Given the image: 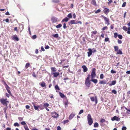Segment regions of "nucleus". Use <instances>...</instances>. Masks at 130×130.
I'll return each mask as SVG.
<instances>
[{
  "label": "nucleus",
  "mask_w": 130,
  "mask_h": 130,
  "mask_svg": "<svg viewBox=\"0 0 130 130\" xmlns=\"http://www.w3.org/2000/svg\"><path fill=\"white\" fill-rule=\"evenodd\" d=\"M90 76V75H88L85 81V84L86 86L88 87V88L90 87V82L89 80Z\"/></svg>",
  "instance_id": "1"
},
{
  "label": "nucleus",
  "mask_w": 130,
  "mask_h": 130,
  "mask_svg": "<svg viewBox=\"0 0 130 130\" xmlns=\"http://www.w3.org/2000/svg\"><path fill=\"white\" fill-rule=\"evenodd\" d=\"M87 119L89 125L90 126L93 123V121L90 114H88L87 116Z\"/></svg>",
  "instance_id": "2"
},
{
  "label": "nucleus",
  "mask_w": 130,
  "mask_h": 130,
  "mask_svg": "<svg viewBox=\"0 0 130 130\" xmlns=\"http://www.w3.org/2000/svg\"><path fill=\"white\" fill-rule=\"evenodd\" d=\"M6 100V99H1L0 100V102L3 105H6V106H7L8 105V103L9 102L8 101H7Z\"/></svg>",
  "instance_id": "3"
},
{
  "label": "nucleus",
  "mask_w": 130,
  "mask_h": 130,
  "mask_svg": "<svg viewBox=\"0 0 130 130\" xmlns=\"http://www.w3.org/2000/svg\"><path fill=\"white\" fill-rule=\"evenodd\" d=\"M95 69L94 68L92 69L91 72V79H93L96 76V74L95 73Z\"/></svg>",
  "instance_id": "4"
},
{
  "label": "nucleus",
  "mask_w": 130,
  "mask_h": 130,
  "mask_svg": "<svg viewBox=\"0 0 130 130\" xmlns=\"http://www.w3.org/2000/svg\"><path fill=\"white\" fill-rule=\"evenodd\" d=\"M92 102H95L96 104L98 103V99L96 96L94 97H91L90 98Z\"/></svg>",
  "instance_id": "5"
},
{
  "label": "nucleus",
  "mask_w": 130,
  "mask_h": 130,
  "mask_svg": "<svg viewBox=\"0 0 130 130\" xmlns=\"http://www.w3.org/2000/svg\"><path fill=\"white\" fill-rule=\"evenodd\" d=\"M101 16L102 17H103L104 19V20L105 22V24H107V25H109L110 23L109 19L106 17L104 16L103 15H102Z\"/></svg>",
  "instance_id": "6"
},
{
  "label": "nucleus",
  "mask_w": 130,
  "mask_h": 130,
  "mask_svg": "<svg viewBox=\"0 0 130 130\" xmlns=\"http://www.w3.org/2000/svg\"><path fill=\"white\" fill-rule=\"evenodd\" d=\"M51 115L52 117L55 118H57L59 116L55 112H52Z\"/></svg>",
  "instance_id": "7"
},
{
  "label": "nucleus",
  "mask_w": 130,
  "mask_h": 130,
  "mask_svg": "<svg viewBox=\"0 0 130 130\" xmlns=\"http://www.w3.org/2000/svg\"><path fill=\"white\" fill-rule=\"evenodd\" d=\"M51 20L53 23H55L58 21V19L56 17H53L51 18Z\"/></svg>",
  "instance_id": "8"
},
{
  "label": "nucleus",
  "mask_w": 130,
  "mask_h": 130,
  "mask_svg": "<svg viewBox=\"0 0 130 130\" xmlns=\"http://www.w3.org/2000/svg\"><path fill=\"white\" fill-rule=\"evenodd\" d=\"M120 120V118H119L118 117H117L116 116H114L111 119L113 121L116 120L118 121H119Z\"/></svg>",
  "instance_id": "9"
},
{
  "label": "nucleus",
  "mask_w": 130,
  "mask_h": 130,
  "mask_svg": "<svg viewBox=\"0 0 130 130\" xmlns=\"http://www.w3.org/2000/svg\"><path fill=\"white\" fill-rule=\"evenodd\" d=\"M76 21L75 20H72L69 22V24L70 25V24H77Z\"/></svg>",
  "instance_id": "10"
},
{
  "label": "nucleus",
  "mask_w": 130,
  "mask_h": 130,
  "mask_svg": "<svg viewBox=\"0 0 130 130\" xmlns=\"http://www.w3.org/2000/svg\"><path fill=\"white\" fill-rule=\"evenodd\" d=\"M116 83V80H113L112 81L111 83L109 84V83H107V84H109V86H111L112 85H115Z\"/></svg>",
  "instance_id": "11"
},
{
  "label": "nucleus",
  "mask_w": 130,
  "mask_h": 130,
  "mask_svg": "<svg viewBox=\"0 0 130 130\" xmlns=\"http://www.w3.org/2000/svg\"><path fill=\"white\" fill-rule=\"evenodd\" d=\"M88 50L89 51L88 52V56L90 57L92 54L91 49V48H89Z\"/></svg>",
  "instance_id": "12"
},
{
  "label": "nucleus",
  "mask_w": 130,
  "mask_h": 130,
  "mask_svg": "<svg viewBox=\"0 0 130 130\" xmlns=\"http://www.w3.org/2000/svg\"><path fill=\"white\" fill-rule=\"evenodd\" d=\"M82 68H83V71L84 72H86L88 70L87 68L84 65L82 66Z\"/></svg>",
  "instance_id": "13"
},
{
  "label": "nucleus",
  "mask_w": 130,
  "mask_h": 130,
  "mask_svg": "<svg viewBox=\"0 0 130 130\" xmlns=\"http://www.w3.org/2000/svg\"><path fill=\"white\" fill-rule=\"evenodd\" d=\"M52 75H53L54 77H57L59 75V73L58 72H55L54 73H51Z\"/></svg>",
  "instance_id": "14"
},
{
  "label": "nucleus",
  "mask_w": 130,
  "mask_h": 130,
  "mask_svg": "<svg viewBox=\"0 0 130 130\" xmlns=\"http://www.w3.org/2000/svg\"><path fill=\"white\" fill-rule=\"evenodd\" d=\"M75 114L73 113H72L69 116V119L70 120L72 119L73 117L75 116Z\"/></svg>",
  "instance_id": "15"
},
{
  "label": "nucleus",
  "mask_w": 130,
  "mask_h": 130,
  "mask_svg": "<svg viewBox=\"0 0 130 130\" xmlns=\"http://www.w3.org/2000/svg\"><path fill=\"white\" fill-rule=\"evenodd\" d=\"M103 11L105 14H107L109 12V9H104Z\"/></svg>",
  "instance_id": "16"
},
{
  "label": "nucleus",
  "mask_w": 130,
  "mask_h": 130,
  "mask_svg": "<svg viewBox=\"0 0 130 130\" xmlns=\"http://www.w3.org/2000/svg\"><path fill=\"white\" fill-rule=\"evenodd\" d=\"M51 73H54L56 71V68L55 67H51Z\"/></svg>",
  "instance_id": "17"
},
{
  "label": "nucleus",
  "mask_w": 130,
  "mask_h": 130,
  "mask_svg": "<svg viewBox=\"0 0 130 130\" xmlns=\"http://www.w3.org/2000/svg\"><path fill=\"white\" fill-rule=\"evenodd\" d=\"M91 3L94 6H96L97 5L95 0H92Z\"/></svg>",
  "instance_id": "18"
},
{
  "label": "nucleus",
  "mask_w": 130,
  "mask_h": 130,
  "mask_svg": "<svg viewBox=\"0 0 130 130\" xmlns=\"http://www.w3.org/2000/svg\"><path fill=\"white\" fill-rule=\"evenodd\" d=\"M69 20V19L67 17H66L65 18L63 19L62 20V21L61 22L62 23L64 21L67 22Z\"/></svg>",
  "instance_id": "19"
},
{
  "label": "nucleus",
  "mask_w": 130,
  "mask_h": 130,
  "mask_svg": "<svg viewBox=\"0 0 130 130\" xmlns=\"http://www.w3.org/2000/svg\"><path fill=\"white\" fill-rule=\"evenodd\" d=\"M40 85L42 87H44L45 86V84L44 82L39 83Z\"/></svg>",
  "instance_id": "20"
},
{
  "label": "nucleus",
  "mask_w": 130,
  "mask_h": 130,
  "mask_svg": "<svg viewBox=\"0 0 130 130\" xmlns=\"http://www.w3.org/2000/svg\"><path fill=\"white\" fill-rule=\"evenodd\" d=\"M116 54H122V51H121V50H118Z\"/></svg>",
  "instance_id": "21"
},
{
  "label": "nucleus",
  "mask_w": 130,
  "mask_h": 130,
  "mask_svg": "<svg viewBox=\"0 0 130 130\" xmlns=\"http://www.w3.org/2000/svg\"><path fill=\"white\" fill-rule=\"evenodd\" d=\"M59 94L60 96L62 98H64L65 97V96L64 95V94H63L61 92H59Z\"/></svg>",
  "instance_id": "22"
},
{
  "label": "nucleus",
  "mask_w": 130,
  "mask_h": 130,
  "mask_svg": "<svg viewBox=\"0 0 130 130\" xmlns=\"http://www.w3.org/2000/svg\"><path fill=\"white\" fill-rule=\"evenodd\" d=\"M91 81L95 84L96 83L98 82L97 80L96 79H91Z\"/></svg>",
  "instance_id": "23"
},
{
  "label": "nucleus",
  "mask_w": 130,
  "mask_h": 130,
  "mask_svg": "<svg viewBox=\"0 0 130 130\" xmlns=\"http://www.w3.org/2000/svg\"><path fill=\"white\" fill-rule=\"evenodd\" d=\"M99 84H106V82L105 81L100 80V82L99 83Z\"/></svg>",
  "instance_id": "24"
},
{
  "label": "nucleus",
  "mask_w": 130,
  "mask_h": 130,
  "mask_svg": "<svg viewBox=\"0 0 130 130\" xmlns=\"http://www.w3.org/2000/svg\"><path fill=\"white\" fill-rule=\"evenodd\" d=\"M13 39L14 40L18 41L19 40L17 36H14L13 37Z\"/></svg>",
  "instance_id": "25"
},
{
  "label": "nucleus",
  "mask_w": 130,
  "mask_h": 130,
  "mask_svg": "<svg viewBox=\"0 0 130 130\" xmlns=\"http://www.w3.org/2000/svg\"><path fill=\"white\" fill-rule=\"evenodd\" d=\"M49 105V104L47 103H45L44 104L43 107L44 108H46L48 107Z\"/></svg>",
  "instance_id": "26"
},
{
  "label": "nucleus",
  "mask_w": 130,
  "mask_h": 130,
  "mask_svg": "<svg viewBox=\"0 0 130 130\" xmlns=\"http://www.w3.org/2000/svg\"><path fill=\"white\" fill-rule=\"evenodd\" d=\"M30 64L29 63H27L26 64L25 66V68L26 69H27L29 67Z\"/></svg>",
  "instance_id": "27"
},
{
  "label": "nucleus",
  "mask_w": 130,
  "mask_h": 130,
  "mask_svg": "<svg viewBox=\"0 0 130 130\" xmlns=\"http://www.w3.org/2000/svg\"><path fill=\"white\" fill-rule=\"evenodd\" d=\"M99 126V124L97 122H95L94 123V127H97Z\"/></svg>",
  "instance_id": "28"
},
{
  "label": "nucleus",
  "mask_w": 130,
  "mask_h": 130,
  "mask_svg": "<svg viewBox=\"0 0 130 130\" xmlns=\"http://www.w3.org/2000/svg\"><path fill=\"white\" fill-rule=\"evenodd\" d=\"M21 124L22 125H24V126H27L25 122L23 121L21 122Z\"/></svg>",
  "instance_id": "29"
},
{
  "label": "nucleus",
  "mask_w": 130,
  "mask_h": 130,
  "mask_svg": "<svg viewBox=\"0 0 130 130\" xmlns=\"http://www.w3.org/2000/svg\"><path fill=\"white\" fill-rule=\"evenodd\" d=\"M34 107L35 109L36 110H38V108L40 107V106H36L35 105V104H34Z\"/></svg>",
  "instance_id": "30"
},
{
  "label": "nucleus",
  "mask_w": 130,
  "mask_h": 130,
  "mask_svg": "<svg viewBox=\"0 0 130 130\" xmlns=\"http://www.w3.org/2000/svg\"><path fill=\"white\" fill-rule=\"evenodd\" d=\"M52 36L54 37L55 38H57L59 36L58 34H53Z\"/></svg>",
  "instance_id": "31"
},
{
  "label": "nucleus",
  "mask_w": 130,
  "mask_h": 130,
  "mask_svg": "<svg viewBox=\"0 0 130 130\" xmlns=\"http://www.w3.org/2000/svg\"><path fill=\"white\" fill-rule=\"evenodd\" d=\"M62 26V25L61 24H58V25H57L56 26V27L57 28H60Z\"/></svg>",
  "instance_id": "32"
},
{
  "label": "nucleus",
  "mask_w": 130,
  "mask_h": 130,
  "mask_svg": "<svg viewBox=\"0 0 130 130\" xmlns=\"http://www.w3.org/2000/svg\"><path fill=\"white\" fill-rule=\"evenodd\" d=\"M114 48L115 49V51H118L119 49L118 47L117 46H114Z\"/></svg>",
  "instance_id": "33"
},
{
  "label": "nucleus",
  "mask_w": 130,
  "mask_h": 130,
  "mask_svg": "<svg viewBox=\"0 0 130 130\" xmlns=\"http://www.w3.org/2000/svg\"><path fill=\"white\" fill-rule=\"evenodd\" d=\"M52 1L54 3H58L59 2V0H53Z\"/></svg>",
  "instance_id": "34"
},
{
  "label": "nucleus",
  "mask_w": 130,
  "mask_h": 130,
  "mask_svg": "<svg viewBox=\"0 0 130 130\" xmlns=\"http://www.w3.org/2000/svg\"><path fill=\"white\" fill-rule=\"evenodd\" d=\"M55 89L58 90H60V89L59 88L58 86L57 85H56L55 87Z\"/></svg>",
  "instance_id": "35"
},
{
  "label": "nucleus",
  "mask_w": 130,
  "mask_h": 130,
  "mask_svg": "<svg viewBox=\"0 0 130 130\" xmlns=\"http://www.w3.org/2000/svg\"><path fill=\"white\" fill-rule=\"evenodd\" d=\"M14 126H19L20 125H19V124L17 123V122H15V123L14 124Z\"/></svg>",
  "instance_id": "36"
},
{
  "label": "nucleus",
  "mask_w": 130,
  "mask_h": 130,
  "mask_svg": "<svg viewBox=\"0 0 130 130\" xmlns=\"http://www.w3.org/2000/svg\"><path fill=\"white\" fill-rule=\"evenodd\" d=\"M112 92L115 94H117V92L115 90H113L112 91Z\"/></svg>",
  "instance_id": "37"
},
{
  "label": "nucleus",
  "mask_w": 130,
  "mask_h": 130,
  "mask_svg": "<svg viewBox=\"0 0 130 130\" xmlns=\"http://www.w3.org/2000/svg\"><path fill=\"white\" fill-rule=\"evenodd\" d=\"M24 128L25 130H29L27 126H24Z\"/></svg>",
  "instance_id": "38"
},
{
  "label": "nucleus",
  "mask_w": 130,
  "mask_h": 130,
  "mask_svg": "<svg viewBox=\"0 0 130 130\" xmlns=\"http://www.w3.org/2000/svg\"><path fill=\"white\" fill-rule=\"evenodd\" d=\"M118 36V34L117 32H115L114 34V37L115 38H116Z\"/></svg>",
  "instance_id": "39"
},
{
  "label": "nucleus",
  "mask_w": 130,
  "mask_h": 130,
  "mask_svg": "<svg viewBox=\"0 0 130 130\" xmlns=\"http://www.w3.org/2000/svg\"><path fill=\"white\" fill-rule=\"evenodd\" d=\"M69 122V121L68 120H66L64 121L63 123L64 124H66L68 123Z\"/></svg>",
  "instance_id": "40"
},
{
  "label": "nucleus",
  "mask_w": 130,
  "mask_h": 130,
  "mask_svg": "<svg viewBox=\"0 0 130 130\" xmlns=\"http://www.w3.org/2000/svg\"><path fill=\"white\" fill-rule=\"evenodd\" d=\"M104 77V75L103 74H101L100 75V78L101 79H103Z\"/></svg>",
  "instance_id": "41"
},
{
  "label": "nucleus",
  "mask_w": 130,
  "mask_h": 130,
  "mask_svg": "<svg viewBox=\"0 0 130 130\" xmlns=\"http://www.w3.org/2000/svg\"><path fill=\"white\" fill-rule=\"evenodd\" d=\"M118 37L120 39H122V38L123 37L122 36V35H119L118 36Z\"/></svg>",
  "instance_id": "42"
},
{
  "label": "nucleus",
  "mask_w": 130,
  "mask_h": 130,
  "mask_svg": "<svg viewBox=\"0 0 130 130\" xmlns=\"http://www.w3.org/2000/svg\"><path fill=\"white\" fill-rule=\"evenodd\" d=\"M67 17L69 18H72V15L71 13H70L68 14L67 15Z\"/></svg>",
  "instance_id": "43"
},
{
  "label": "nucleus",
  "mask_w": 130,
  "mask_h": 130,
  "mask_svg": "<svg viewBox=\"0 0 130 130\" xmlns=\"http://www.w3.org/2000/svg\"><path fill=\"white\" fill-rule=\"evenodd\" d=\"M116 71H114L112 69L111 71V73L112 74H114L116 73Z\"/></svg>",
  "instance_id": "44"
},
{
  "label": "nucleus",
  "mask_w": 130,
  "mask_h": 130,
  "mask_svg": "<svg viewBox=\"0 0 130 130\" xmlns=\"http://www.w3.org/2000/svg\"><path fill=\"white\" fill-rule=\"evenodd\" d=\"M123 29L125 31H127V28L125 26H123Z\"/></svg>",
  "instance_id": "45"
},
{
  "label": "nucleus",
  "mask_w": 130,
  "mask_h": 130,
  "mask_svg": "<svg viewBox=\"0 0 130 130\" xmlns=\"http://www.w3.org/2000/svg\"><path fill=\"white\" fill-rule=\"evenodd\" d=\"M83 109H82L80 110V111H79L78 113V114L79 115H80L83 112Z\"/></svg>",
  "instance_id": "46"
},
{
  "label": "nucleus",
  "mask_w": 130,
  "mask_h": 130,
  "mask_svg": "<svg viewBox=\"0 0 130 130\" xmlns=\"http://www.w3.org/2000/svg\"><path fill=\"white\" fill-rule=\"evenodd\" d=\"M91 51L92 53H95L96 52V51L95 49L94 48H93L92 49H91Z\"/></svg>",
  "instance_id": "47"
},
{
  "label": "nucleus",
  "mask_w": 130,
  "mask_h": 130,
  "mask_svg": "<svg viewBox=\"0 0 130 130\" xmlns=\"http://www.w3.org/2000/svg\"><path fill=\"white\" fill-rule=\"evenodd\" d=\"M3 82L4 83V84L6 86V87H7V88H9V86H8V85H7V84H6V83L4 81H3Z\"/></svg>",
  "instance_id": "48"
},
{
  "label": "nucleus",
  "mask_w": 130,
  "mask_h": 130,
  "mask_svg": "<svg viewBox=\"0 0 130 130\" xmlns=\"http://www.w3.org/2000/svg\"><path fill=\"white\" fill-rule=\"evenodd\" d=\"M101 11V10L100 9H98L95 11V13H97L100 12Z\"/></svg>",
  "instance_id": "49"
},
{
  "label": "nucleus",
  "mask_w": 130,
  "mask_h": 130,
  "mask_svg": "<svg viewBox=\"0 0 130 130\" xmlns=\"http://www.w3.org/2000/svg\"><path fill=\"white\" fill-rule=\"evenodd\" d=\"M37 38V36L36 35H35L32 36V38L33 39H35Z\"/></svg>",
  "instance_id": "50"
},
{
  "label": "nucleus",
  "mask_w": 130,
  "mask_h": 130,
  "mask_svg": "<svg viewBox=\"0 0 130 130\" xmlns=\"http://www.w3.org/2000/svg\"><path fill=\"white\" fill-rule=\"evenodd\" d=\"M126 126H123L122 128V130H126Z\"/></svg>",
  "instance_id": "51"
},
{
  "label": "nucleus",
  "mask_w": 130,
  "mask_h": 130,
  "mask_svg": "<svg viewBox=\"0 0 130 130\" xmlns=\"http://www.w3.org/2000/svg\"><path fill=\"white\" fill-rule=\"evenodd\" d=\"M118 42L119 44H121L122 43L121 41L119 39L118 40Z\"/></svg>",
  "instance_id": "52"
},
{
  "label": "nucleus",
  "mask_w": 130,
  "mask_h": 130,
  "mask_svg": "<svg viewBox=\"0 0 130 130\" xmlns=\"http://www.w3.org/2000/svg\"><path fill=\"white\" fill-rule=\"evenodd\" d=\"M126 2H124L122 5V7H125L126 5Z\"/></svg>",
  "instance_id": "53"
},
{
  "label": "nucleus",
  "mask_w": 130,
  "mask_h": 130,
  "mask_svg": "<svg viewBox=\"0 0 130 130\" xmlns=\"http://www.w3.org/2000/svg\"><path fill=\"white\" fill-rule=\"evenodd\" d=\"M91 33H92V34H93L95 35L97 33V31H95L92 32Z\"/></svg>",
  "instance_id": "54"
},
{
  "label": "nucleus",
  "mask_w": 130,
  "mask_h": 130,
  "mask_svg": "<svg viewBox=\"0 0 130 130\" xmlns=\"http://www.w3.org/2000/svg\"><path fill=\"white\" fill-rule=\"evenodd\" d=\"M105 121V120L104 119H101V122L102 123H103Z\"/></svg>",
  "instance_id": "55"
},
{
  "label": "nucleus",
  "mask_w": 130,
  "mask_h": 130,
  "mask_svg": "<svg viewBox=\"0 0 130 130\" xmlns=\"http://www.w3.org/2000/svg\"><path fill=\"white\" fill-rule=\"evenodd\" d=\"M109 40V38L107 37L105 38V41L106 42H107Z\"/></svg>",
  "instance_id": "56"
},
{
  "label": "nucleus",
  "mask_w": 130,
  "mask_h": 130,
  "mask_svg": "<svg viewBox=\"0 0 130 130\" xmlns=\"http://www.w3.org/2000/svg\"><path fill=\"white\" fill-rule=\"evenodd\" d=\"M8 88H7V87H6V90H7L8 92V93L9 94H10V93H11L10 91L9 90H8Z\"/></svg>",
  "instance_id": "57"
},
{
  "label": "nucleus",
  "mask_w": 130,
  "mask_h": 130,
  "mask_svg": "<svg viewBox=\"0 0 130 130\" xmlns=\"http://www.w3.org/2000/svg\"><path fill=\"white\" fill-rule=\"evenodd\" d=\"M57 130H61V127L59 126H58L57 128Z\"/></svg>",
  "instance_id": "58"
},
{
  "label": "nucleus",
  "mask_w": 130,
  "mask_h": 130,
  "mask_svg": "<svg viewBox=\"0 0 130 130\" xmlns=\"http://www.w3.org/2000/svg\"><path fill=\"white\" fill-rule=\"evenodd\" d=\"M41 50L43 51H45V49L43 46L41 47Z\"/></svg>",
  "instance_id": "59"
},
{
  "label": "nucleus",
  "mask_w": 130,
  "mask_h": 130,
  "mask_svg": "<svg viewBox=\"0 0 130 130\" xmlns=\"http://www.w3.org/2000/svg\"><path fill=\"white\" fill-rule=\"evenodd\" d=\"M66 24L65 23H64L63 25V28L64 29H65L66 28Z\"/></svg>",
  "instance_id": "60"
},
{
  "label": "nucleus",
  "mask_w": 130,
  "mask_h": 130,
  "mask_svg": "<svg viewBox=\"0 0 130 130\" xmlns=\"http://www.w3.org/2000/svg\"><path fill=\"white\" fill-rule=\"evenodd\" d=\"M28 30L29 33L30 34V33H31L30 30V28L29 26L28 27Z\"/></svg>",
  "instance_id": "61"
},
{
  "label": "nucleus",
  "mask_w": 130,
  "mask_h": 130,
  "mask_svg": "<svg viewBox=\"0 0 130 130\" xmlns=\"http://www.w3.org/2000/svg\"><path fill=\"white\" fill-rule=\"evenodd\" d=\"M107 28V26H105L102 29V30H104Z\"/></svg>",
  "instance_id": "62"
},
{
  "label": "nucleus",
  "mask_w": 130,
  "mask_h": 130,
  "mask_svg": "<svg viewBox=\"0 0 130 130\" xmlns=\"http://www.w3.org/2000/svg\"><path fill=\"white\" fill-rule=\"evenodd\" d=\"M50 48V47L48 45H47L45 47V48L46 49H49Z\"/></svg>",
  "instance_id": "63"
},
{
  "label": "nucleus",
  "mask_w": 130,
  "mask_h": 130,
  "mask_svg": "<svg viewBox=\"0 0 130 130\" xmlns=\"http://www.w3.org/2000/svg\"><path fill=\"white\" fill-rule=\"evenodd\" d=\"M18 119L20 121L23 120V119L21 117H19L18 118Z\"/></svg>",
  "instance_id": "64"
}]
</instances>
